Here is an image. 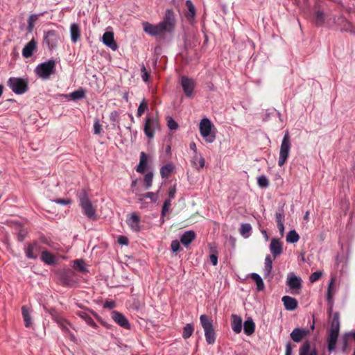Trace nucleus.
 Listing matches in <instances>:
<instances>
[{
	"label": "nucleus",
	"mask_w": 355,
	"mask_h": 355,
	"mask_svg": "<svg viewBox=\"0 0 355 355\" xmlns=\"http://www.w3.org/2000/svg\"><path fill=\"white\" fill-rule=\"evenodd\" d=\"M176 24L175 16L172 9H166L163 19L157 24L148 21L143 23L146 33L153 37L162 36L164 33L171 34L174 32Z\"/></svg>",
	"instance_id": "obj_1"
},
{
	"label": "nucleus",
	"mask_w": 355,
	"mask_h": 355,
	"mask_svg": "<svg viewBox=\"0 0 355 355\" xmlns=\"http://www.w3.org/2000/svg\"><path fill=\"white\" fill-rule=\"evenodd\" d=\"M340 331V317L338 312H335L331 322V326L329 331L328 346L329 352L335 350L338 334Z\"/></svg>",
	"instance_id": "obj_2"
},
{
	"label": "nucleus",
	"mask_w": 355,
	"mask_h": 355,
	"mask_svg": "<svg viewBox=\"0 0 355 355\" xmlns=\"http://www.w3.org/2000/svg\"><path fill=\"white\" fill-rule=\"evenodd\" d=\"M77 197L79 200L80 206L83 209V214L90 220H96L97 218L95 208L92 205L88 193L85 189H82L77 193Z\"/></svg>",
	"instance_id": "obj_3"
},
{
	"label": "nucleus",
	"mask_w": 355,
	"mask_h": 355,
	"mask_svg": "<svg viewBox=\"0 0 355 355\" xmlns=\"http://www.w3.org/2000/svg\"><path fill=\"white\" fill-rule=\"evenodd\" d=\"M201 136L207 143H213L216 139V128L208 118H203L199 124Z\"/></svg>",
	"instance_id": "obj_4"
},
{
	"label": "nucleus",
	"mask_w": 355,
	"mask_h": 355,
	"mask_svg": "<svg viewBox=\"0 0 355 355\" xmlns=\"http://www.w3.org/2000/svg\"><path fill=\"white\" fill-rule=\"evenodd\" d=\"M35 71L36 74L41 78L46 80L49 78L51 75L55 73V62L53 59L38 64Z\"/></svg>",
	"instance_id": "obj_5"
},
{
	"label": "nucleus",
	"mask_w": 355,
	"mask_h": 355,
	"mask_svg": "<svg viewBox=\"0 0 355 355\" xmlns=\"http://www.w3.org/2000/svg\"><path fill=\"white\" fill-rule=\"evenodd\" d=\"M200 321L205 331V336L207 344L213 345L216 341V334L213 327L212 320L206 315H201Z\"/></svg>",
	"instance_id": "obj_6"
},
{
	"label": "nucleus",
	"mask_w": 355,
	"mask_h": 355,
	"mask_svg": "<svg viewBox=\"0 0 355 355\" xmlns=\"http://www.w3.org/2000/svg\"><path fill=\"white\" fill-rule=\"evenodd\" d=\"M291 148V144L290 141V135L288 130L285 132V134L282 140L280 150H279V155L278 159V165L279 166H282L286 162Z\"/></svg>",
	"instance_id": "obj_7"
},
{
	"label": "nucleus",
	"mask_w": 355,
	"mask_h": 355,
	"mask_svg": "<svg viewBox=\"0 0 355 355\" xmlns=\"http://www.w3.org/2000/svg\"><path fill=\"white\" fill-rule=\"evenodd\" d=\"M8 86L16 94H23L28 91V83L20 78H10L8 82Z\"/></svg>",
	"instance_id": "obj_8"
},
{
	"label": "nucleus",
	"mask_w": 355,
	"mask_h": 355,
	"mask_svg": "<svg viewBox=\"0 0 355 355\" xmlns=\"http://www.w3.org/2000/svg\"><path fill=\"white\" fill-rule=\"evenodd\" d=\"M180 85L186 97L189 98H193L194 96V89L196 85V80L188 76H182L180 80Z\"/></svg>",
	"instance_id": "obj_9"
},
{
	"label": "nucleus",
	"mask_w": 355,
	"mask_h": 355,
	"mask_svg": "<svg viewBox=\"0 0 355 355\" xmlns=\"http://www.w3.org/2000/svg\"><path fill=\"white\" fill-rule=\"evenodd\" d=\"M159 129L158 120L155 117L146 116L144 126V131L148 139H153L156 130Z\"/></svg>",
	"instance_id": "obj_10"
},
{
	"label": "nucleus",
	"mask_w": 355,
	"mask_h": 355,
	"mask_svg": "<svg viewBox=\"0 0 355 355\" xmlns=\"http://www.w3.org/2000/svg\"><path fill=\"white\" fill-rule=\"evenodd\" d=\"M42 251V247L37 241H34L31 243L25 244V255L29 259H36L38 257V253Z\"/></svg>",
	"instance_id": "obj_11"
},
{
	"label": "nucleus",
	"mask_w": 355,
	"mask_h": 355,
	"mask_svg": "<svg viewBox=\"0 0 355 355\" xmlns=\"http://www.w3.org/2000/svg\"><path fill=\"white\" fill-rule=\"evenodd\" d=\"M334 23L340 31L347 32L355 35V26H354L343 16H339L337 19H334Z\"/></svg>",
	"instance_id": "obj_12"
},
{
	"label": "nucleus",
	"mask_w": 355,
	"mask_h": 355,
	"mask_svg": "<svg viewBox=\"0 0 355 355\" xmlns=\"http://www.w3.org/2000/svg\"><path fill=\"white\" fill-rule=\"evenodd\" d=\"M58 40L59 35L54 30L48 31L44 34V42L49 50H52L57 46Z\"/></svg>",
	"instance_id": "obj_13"
},
{
	"label": "nucleus",
	"mask_w": 355,
	"mask_h": 355,
	"mask_svg": "<svg viewBox=\"0 0 355 355\" xmlns=\"http://www.w3.org/2000/svg\"><path fill=\"white\" fill-rule=\"evenodd\" d=\"M10 226L15 231L17 235V239L19 242H22L28 234V231L24 227L21 223L19 221H10Z\"/></svg>",
	"instance_id": "obj_14"
},
{
	"label": "nucleus",
	"mask_w": 355,
	"mask_h": 355,
	"mask_svg": "<svg viewBox=\"0 0 355 355\" xmlns=\"http://www.w3.org/2000/svg\"><path fill=\"white\" fill-rule=\"evenodd\" d=\"M112 320L120 327L125 329H130V324L126 317L121 313L114 311L111 313Z\"/></svg>",
	"instance_id": "obj_15"
},
{
	"label": "nucleus",
	"mask_w": 355,
	"mask_h": 355,
	"mask_svg": "<svg viewBox=\"0 0 355 355\" xmlns=\"http://www.w3.org/2000/svg\"><path fill=\"white\" fill-rule=\"evenodd\" d=\"M302 279L293 272H290L287 275L286 285L292 291L300 289L302 288Z\"/></svg>",
	"instance_id": "obj_16"
},
{
	"label": "nucleus",
	"mask_w": 355,
	"mask_h": 355,
	"mask_svg": "<svg viewBox=\"0 0 355 355\" xmlns=\"http://www.w3.org/2000/svg\"><path fill=\"white\" fill-rule=\"evenodd\" d=\"M74 276L75 272L71 269H67L62 271L60 275V279L62 280V284L68 286H73L76 283Z\"/></svg>",
	"instance_id": "obj_17"
},
{
	"label": "nucleus",
	"mask_w": 355,
	"mask_h": 355,
	"mask_svg": "<svg viewBox=\"0 0 355 355\" xmlns=\"http://www.w3.org/2000/svg\"><path fill=\"white\" fill-rule=\"evenodd\" d=\"M37 42L35 38H32L23 48L22 55L25 58L31 57L37 49Z\"/></svg>",
	"instance_id": "obj_18"
},
{
	"label": "nucleus",
	"mask_w": 355,
	"mask_h": 355,
	"mask_svg": "<svg viewBox=\"0 0 355 355\" xmlns=\"http://www.w3.org/2000/svg\"><path fill=\"white\" fill-rule=\"evenodd\" d=\"M282 243L279 239L275 238L271 239L270 244V251L274 259L282 253Z\"/></svg>",
	"instance_id": "obj_19"
},
{
	"label": "nucleus",
	"mask_w": 355,
	"mask_h": 355,
	"mask_svg": "<svg viewBox=\"0 0 355 355\" xmlns=\"http://www.w3.org/2000/svg\"><path fill=\"white\" fill-rule=\"evenodd\" d=\"M102 41L105 46L113 51L116 50L118 48V45L114 41V33L112 32H105L103 35Z\"/></svg>",
	"instance_id": "obj_20"
},
{
	"label": "nucleus",
	"mask_w": 355,
	"mask_h": 355,
	"mask_svg": "<svg viewBox=\"0 0 355 355\" xmlns=\"http://www.w3.org/2000/svg\"><path fill=\"white\" fill-rule=\"evenodd\" d=\"M309 331L303 328H295L290 334L291 339L295 343H300L309 334Z\"/></svg>",
	"instance_id": "obj_21"
},
{
	"label": "nucleus",
	"mask_w": 355,
	"mask_h": 355,
	"mask_svg": "<svg viewBox=\"0 0 355 355\" xmlns=\"http://www.w3.org/2000/svg\"><path fill=\"white\" fill-rule=\"evenodd\" d=\"M140 218L139 216L135 214L132 213L130 214V218L127 219V223L130 226V227L134 232H138L141 230V227L139 225Z\"/></svg>",
	"instance_id": "obj_22"
},
{
	"label": "nucleus",
	"mask_w": 355,
	"mask_h": 355,
	"mask_svg": "<svg viewBox=\"0 0 355 355\" xmlns=\"http://www.w3.org/2000/svg\"><path fill=\"white\" fill-rule=\"evenodd\" d=\"M272 270V259L270 254L266 255L265 258L264 268H263V277L265 279L268 278L269 280L272 279L273 276L271 275Z\"/></svg>",
	"instance_id": "obj_23"
},
{
	"label": "nucleus",
	"mask_w": 355,
	"mask_h": 355,
	"mask_svg": "<svg viewBox=\"0 0 355 355\" xmlns=\"http://www.w3.org/2000/svg\"><path fill=\"white\" fill-rule=\"evenodd\" d=\"M243 321L241 317L238 315L232 314L231 316V326L235 334H239L242 330Z\"/></svg>",
	"instance_id": "obj_24"
},
{
	"label": "nucleus",
	"mask_w": 355,
	"mask_h": 355,
	"mask_svg": "<svg viewBox=\"0 0 355 355\" xmlns=\"http://www.w3.org/2000/svg\"><path fill=\"white\" fill-rule=\"evenodd\" d=\"M89 313L94 314L92 311H78L76 312V315H78L82 319H83L88 325L94 328H96L98 326L96 323L94 322V320L92 319V318L90 316Z\"/></svg>",
	"instance_id": "obj_25"
},
{
	"label": "nucleus",
	"mask_w": 355,
	"mask_h": 355,
	"mask_svg": "<svg viewBox=\"0 0 355 355\" xmlns=\"http://www.w3.org/2000/svg\"><path fill=\"white\" fill-rule=\"evenodd\" d=\"M282 301L284 303L285 309L288 311H293L297 306V300L288 295L282 297Z\"/></svg>",
	"instance_id": "obj_26"
},
{
	"label": "nucleus",
	"mask_w": 355,
	"mask_h": 355,
	"mask_svg": "<svg viewBox=\"0 0 355 355\" xmlns=\"http://www.w3.org/2000/svg\"><path fill=\"white\" fill-rule=\"evenodd\" d=\"M299 355H318V352L315 347H311V344L309 341H306L300 347Z\"/></svg>",
	"instance_id": "obj_27"
},
{
	"label": "nucleus",
	"mask_w": 355,
	"mask_h": 355,
	"mask_svg": "<svg viewBox=\"0 0 355 355\" xmlns=\"http://www.w3.org/2000/svg\"><path fill=\"white\" fill-rule=\"evenodd\" d=\"M21 314L24 321L25 327H31L33 324L31 309L26 306H23L21 307Z\"/></svg>",
	"instance_id": "obj_28"
},
{
	"label": "nucleus",
	"mask_w": 355,
	"mask_h": 355,
	"mask_svg": "<svg viewBox=\"0 0 355 355\" xmlns=\"http://www.w3.org/2000/svg\"><path fill=\"white\" fill-rule=\"evenodd\" d=\"M196 238V233L193 230L186 231L180 237V242L187 247Z\"/></svg>",
	"instance_id": "obj_29"
},
{
	"label": "nucleus",
	"mask_w": 355,
	"mask_h": 355,
	"mask_svg": "<svg viewBox=\"0 0 355 355\" xmlns=\"http://www.w3.org/2000/svg\"><path fill=\"white\" fill-rule=\"evenodd\" d=\"M41 260L47 265L53 266L56 263L55 256L47 250H42L41 252Z\"/></svg>",
	"instance_id": "obj_30"
},
{
	"label": "nucleus",
	"mask_w": 355,
	"mask_h": 355,
	"mask_svg": "<svg viewBox=\"0 0 355 355\" xmlns=\"http://www.w3.org/2000/svg\"><path fill=\"white\" fill-rule=\"evenodd\" d=\"M70 36L71 40L73 43L77 42V41L80 39V30L78 24L76 23H73L70 26Z\"/></svg>",
	"instance_id": "obj_31"
},
{
	"label": "nucleus",
	"mask_w": 355,
	"mask_h": 355,
	"mask_svg": "<svg viewBox=\"0 0 355 355\" xmlns=\"http://www.w3.org/2000/svg\"><path fill=\"white\" fill-rule=\"evenodd\" d=\"M255 330V324L251 318H248L243 323L244 333L248 335H252Z\"/></svg>",
	"instance_id": "obj_32"
},
{
	"label": "nucleus",
	"mask_w": 355,
	"mask_h": 355,
	"mask_svg": "<svg viewBox=\"0 0 355 355\" xmlns=\"http://www.w3.org/2000/svg\"><path fill=\"white\" fill-rule=\"evenodd\" d=\"M148 155L144 153L141 152L140 154V160L139 164L136 167V171L138 173H144L147 167Z\"/></svg>",
	"instance_id": "obj_33"
},
{
	"label": "nucleus",
	"mask_w": 355,
	"mask_h": 355,
	"mask_svg": "<svg viewBox=\"0 0 355 355\" xmlns=\"http://www.w3.org/2000/svg\"><path fill=\"white\" fill-rule=\"evenodd\" d=\"M205 159L200 154L193 155L191 164L193 166L196 168L198 170L202 169L205 166Z\"/></svg>",
	"instance_id": "obj_34"
},
{
	"label": "nucleus",
	"mask_w": 355,
	"mask_h": 355,
	"mask_svg": "<svg viewBox=\"0 0 355 355\" xmlns=\"http://www.w3.org/2000/svg\"><path fill=\"white\" fill-rule=\"evenodd\" d=\"M85 89L80 87L77 90H75L69 94L66 95L67 97L69 98L71 100L76 101L79 99L84 98L85 97Z\"/></svg>",
	"instance_id": "obj_35"
},
{
	"label": "nucleus",
	"mask_w": 355,
	"mask_h": 355,
	"mask_svg": "<svg viewBox=\"0 0 355 355\" xmlns=\"http://www.w3.org/2000/svg\"><path fill=\"white\" fill-rule=\"evenodd\" d=\"M174 165L171 163L166 164L160 168V175L162 178H168V175L173 172Z\"/></svg>",
	"instance_id": "obj_36"
},
{
	"label": "nucleus",
	"mask_w": 355,
	"mask_h": 355,
	"mask_svg": "<svg viewBox=\"0 0 355 355\" xmlns=\"http://www.w3.org/2000/svg\"><path fill=\"white\" fill-rule=\"evenodd\" d=\"M252 279L255 282L257 285V290L258 291H263L265 288V285L261 277L255 272L251 274Z\"/></svg>",
	"instance_id": "obj_37"
},
{
	"label": "nucleus",
	"mask_w": 355,
	"mask_h": 355,
	"mask_svg": "<svg viewBox=\"0 0 355 355\" xmlns=\"http://www.w3.org/2000/svg\"><path fill=\"white\" fill-rule=\"evenodd\" d=\"M299 239L300 236L295 230L289 231L286 237V242L289 243H295Z\"/></svg>",
	"instance_id": "obj_38"
},
{
	"label": "nucleus",
	"mask_w": 355,
	"mask_h": 355,
	"mask_svg": "<svg viewBox=\"0 0 355 355\" xmlns=\"http://www.w3.org/2000/svg\"><path fill=\"white\" fill-rule=\"evenodd\" d=\"M252 226L250 223H242L240 227V234L244 238H248L251 235Z\"/></svg>",
	"instance_id": "obj_39"
},
{
	"label": "nucleus",
	"mask_w": 355,
	"mask_h": 355,
	"mask_svg": "<svg viewBox=\"0 0 355 355\" xmlns=\"http://www.w3.org/2000/svg\"><path fill=\"white\" fill-rule=\"evenodd\" d=\"M139 196V202H142L144 198H149L151 202H155L158 199V193L154 192H147L145 194H140Z\"/></svg>",
	"instance_id": "obj_40"
},
{
	"label": "nucleus",
	"mask_w": 355,
	"mask_h": 355,
	"mask_svg": "<svg viewBox=\"0 0 355 355\" xmlns=\"http://www.w3.org/2000/svg\"><path fill=\"white\" fill-rule=\"evenodd\" d=\"M186 6L188 9V12L186 15L187 18H193L196 15V8L191 0L186 1Z\"/></svg>",
	"instance_id": "obj_41"
},
{
	"label": "nucleus",
	"mask_w": 355,
	"mask_h": 355,
	"mask_svg": "<svg viewBox=\"0 0 355 355\" xmlns=\"http://www.w3.org/2000/svg\"><path fill=\"white\" fill-rule=\"evenodd\" d=\"M42 15V13L33 14L29 16L28 19V27H27L28 32L33 31V28H34V24H35V21H37V19H38V17Z\"/></svg>",
	"instance_id": "obj_42"
},
{
	"label": "nucleus",
	"mask_w": 355,
	"mask_h": 355,
	"mask_svg": "<svg viewBox=\"0 0 355 355\" xmlns=\"http://www.w3.org/2000/svg\"><path fill=\"white\" fill-rule=\"evenodd\" d=\"M193 326L192 324H187L183 328L182 337L184 339L190 338L193 332Z\"/></svg>",
	"instance_id": "obj_43"
},
{
	"label": "nucleus",
	"mask_w": 355,
	"mask_h": 355,
	"mask_svg": "<svg viewBox=\"0 0 355 355\" xmlns=\"http://www.w3.org/2000/svg\"><path fill=\"white\" fill-rule=\"evenodd\" d=\"M153 172L147 173L144 179V187L146 189H148L152 187L153 184Z\"/></svg>",
	"instance_id": "obj_44"
},
{
	"label": "nucleus",
	"mask_w": 355,
	"mask_h": 355,
	"mask_svg": "<svg viewBox=\"0 0 355 355\" xmlns=\"http://www.w3.org/2000/svg\"><path fill=\"white\" fill-rule=\"evenodd\" d=\"M147 110L148 103L146 101V99L144 98L139 105V107L137 108V116L139 117L141 116Z\"/></svg>",
	"instance_id": "obj_45"
},
{
	"label": "nucleus",
	"mask_w": 355,
	"mask_h": 355,
	"mask_svg": "<svg viewBox=\"0 0 355 355\" xmlns=\"http://www.w3.org/2000/svg\"><path fill=\"white\" fill-rule=\"evenodd\" d=\"M55 322L59 324L62 331L67 332L69 331V328L67 327L68 323L65 319L62 317H57L55 318Z\"/></svg>",
	"instance_id": "obj_46"
},
{
	"label": "nucleus",
	"mask_w": 355,
	"mask_h": 355,
	"mask_svg": "<svg viewBox=\"0 0 355 355\" xmlns=\"http://www.w3.org/2000/svg\"><path fill=\"white\" fill-rule=\"evenodd\" d=\"M257 184L261 188H267L269 186V181L266 175H260L257 178Z\"/></svg>",
	"instance_id": "obj_47"
},
{
	"label": "nucleus",
	"mask_w": 355,
	"mask_h": 355,
	"mask_svg": "<svg viewBox=\"0 0 355 355\" xmlns=\"http://www.w3.org/2000/svg\"><path fill=\"white\" fill-rule=\"evenodd\" d=\"M285 214L284 212L283 207L279 209V211L275 214V219L277 225L284 224Z\"/></svg>",
	"instance_id": "obj_48"
},
{
	"label": "nucleus",
	"mask_w": 355,
	"mask_h": 355,
	"mask_svg": "<svg viewBox=\"0 0 355 355\" xmlns=\"http://www.w3.org/2000/svg\"><path fill=\"white\" fill-rule=\"evenodd\" d=\"M73 267L78 268L81 272H86L85 261L83 259H76L73 261Z\"/></svg>",
	"instance_id": "obj_49"
},
{
	"label": "nucleus",
	"mask_w": 355,
	"mask_h": 355,
	"mask_svg": "<svg viewBox=\"0 0 355 355\" xmlns=\"http://www.w3.org/2000/svg\"><path fill=\"white\" fill-rule=\"evenodd\" d=\"M167 125L170 130H176L178 128V123L170 116L166 117Z\"/></svg>",
	"instance_id": "obj_50"
},
{
	"label": "nucleus",
	"mask_w": 355,
	"mask_h": 355,
	"mask_svg": "<svg viewBox=\"0 0 355 355\" xmlns=\"http://www.w3.org/2000/svg\"><path fill=\"white\" fill-rule=\"evenodd\" d=\"M324 21V14L322 11L318 10L315 13V23L317 25H322Z\"/></svg>",
	"instance_id": "obj_51"
},
{
	"label": "nucleus",
	"mask_w": 355,
	"mask_h": 355,
	"mask_svg": "<svg viewBox=\"0 0 355 355\" xmlns=\"http://www.w3.org/2000/svg\"><path fill=\"white\" fill-rule=\"evenodd\" d=\"M171 205V199H166L164 200L161 211L162 218L165 216L166 212L168 211Z\"/></svg>",
	"instance_id": "obj_52"
},
{
	"label": "nucleus",
	"mask_w": 355,
	"mask_h": 355,
	"mask_svg": "<svg viewBox=\"0 0 355 355\" xmlns=\"http://www.w3.org/2000/svg\"><path fill=\"white\" fill-rule=\"evenodd\" d=\"M141 71L142 80L144 82L147 83L149 80L150 75H149V73L148 72V71L146 70V67L144 66V64H143L141 66Z\"/></svg>",
	"instance_id": "obj_53"
},
{
	"label": "nucleus",
	"mask_w": 355,
	"mask_h": 355,
	"mask_svg": "<svg viewBox=\"0 0 355 355\" xmlns=\"http://www.w3.org/2000/svg\"><path fill=\"white\" fill-rule=\"evenodd\" d=\"M322 273L320 271H315L313 272L309 277V281L311 282H315L318 281L322 276Z\"/></svg>",
	"instance_id": "obj_54"
},
{
	"label": "nucleus",
	"mask_w": 355,
	"mask_h": 355,
	"mask_svg": "<svg viewBox=\"0 0 355 355\" xmlns=\"http://www.w3.org/2000/svg\"><path fill=\"white\" fill-rule=\"evenodd\" d=\"M119 113L116 110L112 111L110 114V119L113 123L119 122Z\"/></svg>",
	"instance_id": "obj_55"
},
{
	"label": "nucleus",
	"mask_w": 355,
	"mask_h": 355,
	"mask_svg": "<svg viewBox=\"0 0 355 355\" xmlns=\"http://www.w3.org/2000/svg\"><path fill=\"white\" fill-rule=\"evenodd\" d=\"M57 204H60L62 205H69L71 203V200L70 199H65V198H58L53 200Z\"/></svg>",
	"instance_id": "obj_56"
},
{
	"label": "nucleus",
	"mask_w": 355,
	"mask_h": 355,
	"mask_svg": "<svg viewBox=\"0 0 355 355\" xmlns=\"http://www.w3.org/2000/svg\"><path fill=\"white\" fill-rule=\"evenodd\" d=\"M180 243L178 240H174L171 242V248L173 252H178L180 249Z\"/></svg>",
	"instance_id": "obj_57"
},
{
	"label": "nucleus",
	"mask_w": 355,
	"mask_h": 355,
	"mask_svg": "<svg viewBox=\"0 0 355 355\" xmlns=\"http://www.w3.org/2000/svg\"><path fill=\"white\" fill-rule=\"evenodd\" d=\"M115 306H116L115 302L107 300L104 303L103 307L109 309H112L115 307Z\"/></svg>",
	"instance_id": "obj_58"
},
{
	"label": "nucleus",
	"mask_w": 355,
	"mask_h": 355,
	"mask_svg": "<svg viewBox=\"0 0 355 355\" xmlns=\"http://www.w3.org/2000/svg\"><path fill=\"white\" fill-rule=\"evenodd\" d=\"M101 125L99 123V121L96 120L94 124V134H99L101 132Z\"/></svg>",
	"instance_id": "obj_59"
},
{
	"label": "nucleus",
	"mask_w": 355,
	"mask_h": 355,
	"mask_svg": "<svg viewBox=\"0 0 355 355\" xmlns=\"http://www.w3.org/2000/svg\"><path fill=\"white\" fill-rule=\"evenodd\" d=\"M49 313L52 316L53 319L55 321L57 317H61L54 308H51L48 311Z\"/></svg>",
	"instance_id": "obj_60"
},
{
	"label": "nucleus",
	"mask_w": 355,
	"mask_h": 355,
	"mask_svg": "<svg viewBox=\"0 0 355 355\" xmlns=\"http://www.w3.org/2000/svg\"><path fill=\"white\" fill-rule=\"evenodd\" d=\"M175 193H176L175 186L171 187L168 191V196H169L168 199H171V200L172 199H173L175 196Z\"/></svg>",
	"instance_id": "obj_61"
},
{
	"label": "nucleus",
	"mask_w": 355,
	"mask_h": 355,
	"mask_svg": "<svg viewBox=\"0 0 355 355\" xmlns=\"http://www.w3.org/2000/svg\"><path fill=\"white\" fill-rule=\"evenodd\" d=\"M285 355H293V349L290 342L286 345Z\"/></svg>",
	"instance_id": "obj_62"
},
{
	"label": "nucleus",
	"mask_w": 355,
	"mask_h": 355,
	"mask_svg": "<svg viewBox=\"0 0 355 355\" xmlns=\"http://www.w3.org/2000/svg\"><path fill=\"white\" fill-rule=\"evenodd\" d=\"M118 242L121 245H127L128 244V239L127 237L121 236L118 239Z\"/></svg>",
	"instance_id": "obj_63"
},
{
	"label": "nucleus",
	"mask_w": 355,
	"mask_h": 355,
	"mask_svg": "<svg viewBox=\"0 0 355 355\" xmlns=\"http://www.w3.org/2000/svg\"><path fill=\"white\" fill-rule=\"evenodd\" d=\"M210 261L213 266H216L218 263V256L216 254H211L209 256Z\"/></svg>",
	"instance_id": "obj_64"
}]
</instances>
